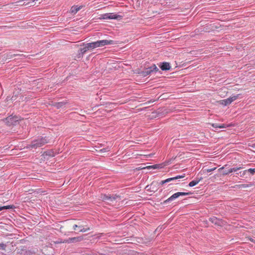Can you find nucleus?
<instances>
[{
  "label": "nucleus",
  "mask_w": 255,
  "mask_h": 255,
  "mask_svg": "<svg viewBox=\"0 0 255 255\" xmlns=\"http://www.w3.org/2000/svg\"><path fill=\"white\" fill-rule=\"evenodd\" d=\"M48 139L47 137L46 136L41 137L32 140L30 144L28 145V147L36 149L43 146L46 143H48Z\"/></svg>",
  "instance_id": "1"
},
{
  "label": "nucleus",
  "mask_w": 255,
  "mask_h": 255,
  "mask_svg": "<svg viewBox=\"0 0 255 255\" xmlns=\"http://www.w3.org/2000/svg\"><path fill=\"white\" fill-rule=\"evenodd\" d=\"M94 48L104 46L106 45H111L115 44L114 41L112 40H102L92 42Z\"/></svg>",
  "instance_id": "2"
},
{
  "label": "nucleus",
  "mask_w": 255,
  "mask_h": 255,
  "mask_svg": "<svg viewBox=\"0 0 255 255\" xmlns=\"http://www.w3.org/2000/svg\"><path fill=\"white\" fill-rule=\"evenodd\" d=\"M7 126L15 125L18 121V118L17 116H9L6 118L2 120Z\"/></svg>",
  "instance_id": "3"
},
{
  "label": "nucleus",
  "mask_w": 255,
  "mask_h": 255,
  "mask_svg": "<svg viewBox=\"0 0 255 255\" xmlns=\"http://www.w3.org/2000/svg\"><path fill=\"white\" fill-rule=\"evenodd\" d=\"M102 17L104 19H119L122 18V16L114 13H105L103 14Z\"/></svg>",
  "instance_id": "4"
},
{
  "label": "nucleus",
  "mask_w": 255,
  "mask_h": 255,
  "mask_svg": "<svg viewBox=\"0 0 255 255\" xmlns=\"http://www.w3.org/2000/svg\"><path fill=\"white\" fill-rule=\"evenodd\" d=\"M209 220L215 225L222 226L224 224V221L222 219H218L215 217H212L209 219Z\"/></svg>",
  "instance_id": "5"
},
{
  "label": "nucleus",
  "mask_w": 255,
  "mask_h": 255,
  "mask_svg": "<svg viewBox=\"0 0 255 255\" xmlns=\"http://www.w3.org/2000/svg\"><path fill=\"white\" fill-rule=\"evenodd\" d=\"M83 240V237L82 236H79L77 237L74 238H69L66 240H65L63 243H77L79 242H81Z\"/></svg>",
  "instance_id": "6"
},
{
  "label": "nucleus",
  "mask_w": 255,
  "mask_h": 255,
  "mask_svg": "<svg viewBox=\"0 0 255 255\" xmlns=\"http://www.w3.org/2000/svg\"><path fill=\"white\" fill-rule=\"evenodd\" d=\"M159 66L163 71L169 70L171 68L170 64L166 62L160 63Z\"/></svg>",
  "instance_id": "7"
},
{
  "label": "nucleus",
  "mask_w": 255,
  "mask_h": 255,
  "mask_svg": "<svg viewBox=\"0 0 255 255\" xmlns=\"http://www.w3.org/2000/svg\"><path fill=\"white\" fill-rule=\"evenodd\" d=\"M211 125L212 127H213L215 128H226L227 127H229L231 126V125H227V124H222V125H219L218 124H211Z\"/></svg>",
  "instance_id": "8"
},
{
  "label": "nucleus",
  "mask_w": 255,
  "mask_h": 255,
  "mask_svg": "<svg viewBox=\"0 0 255 255\" xmlns=\"http://www.w3.org/2000/svg\"><path fill=\"white\" fill-rule=\"evenodd\" d=\"M179 197L178 193L176 192L174 194H173L172 196H171L169 198H168L167 199L165 200L163 202V203L166 204L168 202H169L171 201H173V200L178 198Z\"/></svg>",
  "instance_id": "9"
},
{
  "label": "nucleus",
  "mask_w": 255,
  "mask_h": 255,
  "mask_svg": "<svg viewBox=\"0 0 255 255\" xmlns=\"http://www.w3.org/2000/svg\"><path fill=\"white\" fill-rule=\"evenodd\" d=\"M67 103L66 102H60L54 103L52 105L57 108V109H60L65 106Z\"/></svg>",
  "instance_id": "10"
},
{
  "label": "nucleus",
  "mask_w": 255,
  "mask_h": 255,
  "mask_svg": "<svg viewBox=\"0 0 255 255\" xmlns=\"http://www.w3.org/2000/svg\"><path fill=\"white\" fill-rule=\"evenodd\" d=\"M151 72H152L151 70H150V69H149L148 68H146L144 70L140 72V74L142 76L145 77V76L150 74Z\"/></svg>",
  "instance_id": "11"
},
{
  "label": "nucleus",
  "mask_w": 255,
  "mask_h": 255,
  "mask_svg": "<svg viewBox=\"0 0 255 255\" xmlns=\"http://www.w3.org/2000/svg\"><path fill=\"white\" fill-rule=\"evenodd\" d=\"M219 102H220V104L224 105V106H228L231 104V101H230L229 98H227L226 99L221 100L219 101Z\"/></svg>",
  "instance_id": "12"
},
{
  "label": "nucleus",
  "mask_w": 255,
  "mask_h": 255,
  "mask_svg": "<svg viewBox=\"0 0 255 255\" xmlns=\"http://www.w3.org/2000/svg\"><path fill=\"white\" fill-rule=\"evenodd\" d=\"M111 195L102 194L100 196V200L105 201L106 200H110Z\"/></svg>",
  "instance_id": "13"
},
{
  "label": "nucleus",
  "mask_w": 255,
  "mask_h": 255,
  "mask_svg": "<svg viewBox=\"0 0 255 255\" xmlns=\"http://www.w3.org/2000/svg\"><path fill=\"white\" fill-rule=\"evenodd\" d=\"M80 9V7H77V6L74 5L71 7L70 12L71 13L75 14Z\"/></svg>",
  "instance_id": "14"
},
{
  "label": "nucleus",
  "mask_w": 255,
  "mask_h": 255,
  "mask_svg": "<svg viewBox=\"0 0 255 255\" xmlns=\"http://www.w3.org/2000/svg\"><path fill=\"white\" fill-rule=\"evenodd\" d=\"M26 248L25 247H22V248L20 249V251L18 252V253L22 254L23 251H25V253L24 255H33V253L30 252V251H26Z\"/></svg>",
  "instance_id": "15"
},
{
  "label": "nucleus",
  "mask_w": 255,
  "mask_h": 255,
  "mask_svg": "<svg viewBox=\"0 0 255 255\" xmlns=\"http://www.w3.org/2000/svg\"><path fill=\"white\" fill-rule=\"evenodd\" d=\"M202 178H201L200 179H196V180H193L192 181H191L189 183V186L190 187H193L194 186H195L196 185H197L200 181V180L202 179Z\"/></svg>",
  "instance_id": "16"
},
{
  "label": "nucleus",
  "mask_w": 255,
  "mask_h": 255,
  "mask_svg": "<svg viewBox=\"0 0 255 255\" xmlns=\"http://www.w3.org/2000/svg\"><path fill=\"white\" fill-rule=\"evenodd\" d=\"M80 53H79V57L83 56V54L85 53L88 50L85 46L83 48L80 49Z\"/></svg>",
  "instance_id": "17"
},
{
  "label": "nucleus",
  "mask_w": 255,
  "mask_h": 255,
  "mask_svg": "<svg viewBox=\"0 0 255 255\" xmlns=\"http://www.w3.org/2000/svg\"><path fill=\"white\" fill-rule=\"evenodd\" d=\"M83 45L86 46L87 50H91L94 49L92 42L88 43L86 44H83Z\"/></svg>",
  "instance_id": "18"
},
{
  "label": "nucleus",
  "mask_w": 255,
  "mask_h": 255,
  "mask_svg": "<svg viewBox=\"0 0 255 255\" xmlns=\"http://www.w3.org/2000/svg\"><path fill=\"white\" fill-rule=\"evenodd\" d=\"M150 70H151V72H157L159 71V69L156 67V66L155 64L152 65L150 67H148Z\"/></svg>",
  "instance_id": "19"
},
{
  "label": "nucleus",
  "mask_w": 255,
  "mask_h": 255,
  "mask_svg": "<svg viewBox=\"0 0 255 255\" xmlns=\"http://www.w3.org/2000/svg\"><path fill=\"white\" fill-rule=\"evenodd\" d=\"M179 196H186V195H190L192 194L191 192H178Z\"/></svg>",
  "instance_id": "20"
},
{
  "label": "nucleus",
  "mask_w": 255,
  "mask_h": 255,
  "mask_svg": "<svg viewBox=\"0 0 255 255\" xmlns=\"http://www.w3.org/2000/svg\"><path fill=\"white\" fill-rule=\"evenodd\" d=\"M242 168V167L231 168H230L229 172H236Z\"/></svg>",
  "instance_id": "21"
},
{
  "label": "nucleus",
  "mask_w": 255,
  "mask_h": 255,
  "mask_svg": "<svg viewBox=\"0 0 255 255\" xmlns=\"http://www.w3.org/2000/svg\"><path fill=\"white\" fill-rule=\"evenodd\" d=\"M12 208H13V206H11V205L0 207V211L3 209H12Z\"/></svg>",
  "instance_id": "22"
},
{
  "label": "nucleus",
  "mask_w": 255,
  "mask_h": 255,
  "mask_svg": "<svg viewBox=\"0 0 255 255\" xmlns=\"http://www.w3.org/2000/svg\"><path fill=\"white\" fill-rule=\"evenodd\" d=\"M6 246L5 244L0 243V250L5 251Z\"/></svg>",
  "instance_id": "23"
},
{
  "label": "nucleus",
  "mask_w": 255,
  "mask_h": 255,
  "mask_svg": "<svg viewBox=\"0 0 255 255\" xmlns=\"http://www.w3.org/2000/svg\"><path fill=\"white\" fill-rule=\"evenodd\" d=\"M239 95H236V96H233L232 97H231L229 98L230 101H231V102H233V101H235L236 100H237L238 99V98L239 97Z\"/></svg>",
  "instance_id": "24"
},
{
  "label": "nucleus",
  "mask_w": 255,
  "mask_h": 255,
  "mask_svg": "<svg viewBox=\"0 0 255 255\" xmlns=\"http://www.w3.org/2000/svg\"><path fill=\"white\" fill-rule=\"evenodd\" d=\"M120 196L119 195H115L113 196H111L110 201H113L114 200H116L117 198H120Z\"/></svg>",
  "instance_id": "25"
},
{
  "label": "nucleus",
  "mask_w": 255,
  "mask_h": 255,
  "mask_svg": "<svg viewBox=\"0 0 255 255\" xmlns=\"http://www.w3.org/2000/svg\"><path fill=\"white\" fill-rule=\"evenodd\" d=\"M80 228V230L79 231V232H85L86 231H87L88 230H90V228H83L82 226H81Z\"/></svg>",
  "instance_id": "26"
},
{
  "label": "nucleus",
  "mask_w": 255,
  "mask_h": 255,
  "mask_svg": "<svg viewBox=\"0 0 255 255\" xmlns=\"http://www.w3.org/2000/svg\"><path fill=\"white\" fill-rule=\"evenodd\" d=\"M252 185V184L249 185V184H241L239 185L240 188H246L250 187Z\"/></svg>",
  "instance_id": "27"
},
{
  "label": "nucleus",
  "mask_w": 255,
  "mask_h": 255,
  "mask_svg": "<svg viewBox=\"0 0 255 255\" xmlns=\"http://www.w3.org/2000/svg\"><path fill=\"white\" fill-rule=\"evenodd\" d=\"M247 171L250 172L252 174H253L255 173V168H250L247 170Z\"/></svg>",
  "instance_id": "28"
},
{
  "label": "nucleus",
  "mask_w": 255,
  "mask_h": 255,
  "mask_svg": "<svg viewBox=\"0 0 255 255\" xmlns=\"http://www.w3.org/2000/svg\"><path fill=\"white\" fill-rule=\"evenodd\" d=\"M229 171H230V169H228V170H224L223 171V175H228V174L231 173V172H230Z\"/></svg>",
  "instance_id": "29"
},
{
  "label": "nucleus",
  "mask_w": 255,
  "mask_h": 255,
  "mask_svg": "<svg viewBox=\"0 0 255 255\" xmlns=\"http://www.w3.org/2000/svg\"><path fill=\"white\" fill-rule=\"evenodd\" d=\"M184 177H185V174H183L182 175H177V176H175V180H176V179L184 178Z\"/></svg>",
  "instance_id": "30"
},
{
  "label": "nucleus",
  "mask_w": 255,
  "mask_h": 255,
  "mask_svg": "<svg viewBox=\"0 0 255 255\" xmlns=\"http://www.w3.org/2000/svg\"><path fill=\"white\" fill-rule=\"evenodd\" d=\"M99 253H99V252L98 253V254H97L96 253H94V252H91V253H90L88 254H86L85 255H100Z\"/></svg>",
  "instance_id": "31"
},
{
  "label": "nucleus",
  "mask_w": 255,
  "mask_h": 255,
  "mask_svg": "<svg viewBox=\"0 0 255 255\" xmlns=\"http://www.w3.org/2000/svg\"><path fill=\"white\" fill-rule=\"evenodd\" d=\"M166 180H167V182H169L170 181L175 180V177H171V178H169L166 179Z\"/></svg>",
  "instance_id": "32"
},
{
  "label": "nucleus",
  "mask_w": 255,
  "mask_h": 255,
  "mask_svg": "<svg viewBox=\"0 0 255 255\" xmlns=\"http://www.w3.org/2000/svg\"><path fill=\"white\" fill-rule=\"evenodd\" d=\"M159 166V165L156 164V165H154L153 166H150L148 167V168H153L154 169H155V168H158Z\"/></svg>",
  "instance_id": "33"
},
{
  "label": "nucleus",
  "mask_w": 255,
  "mask_h": 255,
  "mask_svg": "<svg viewBox=\"0 0 255 255\" xmlns=\"http://www.w3.org/2000/svg\"><path fill=\"white\" fill-rule=\"evenodd\" d=\"M217 168L216 167H215V168H210V169H207V172H212L214 170H215Z\"/></svg>",
  "instance_id": "34"
},
{
  "label": "nucleus",
  "mask_w": 255,
  "mask_h": 255,
  "mask_svg": "<svg viewBox=\"0 0 255 255\" xmlns=\"http://www.w3.org/2000/svg\"><path fill=\"white\" fill-rule=\"evenodd\" d=\"M246 238L248 240H249V241H251L252 242L255 243V240L254 239H253L249 237H247Z\"/></svg>",
  "instance_id": "35"
},
{
  "label": "nucleus",
  "mask_w": 255,
  "mask_h": 255,
  "mask_svg": "<svg viewBox=\"0 0 255 255\" xmlns=\"http://www.w3.org/2000/svg\"><path fill=\"white\" fill-rule=\"evenodd\" d=\"M166 183H168L167 181V180H162L160 182V184L161 185H163L164 184Z\"/></svg>",
  "instance_id": "36"
},
{
  "label": "nucleus",
  "mask_w": 255,
  "mask_h": 255,
  "mask_svg": "<svg viewBox=\"0 0 255 255\" xmlns=\"http://www.w3.org/2000/svg\"><path fill=\"white\" fill-rule=\"evenodd\" d=\"M18 56H21V57H25V55H24L23 54H14L13 55V56H18Z\"/></svg>",
  "instance_id": "37"
},
{
  "label": "nucleus",
  "mask_w": 255,
  "mask_h": 255,
  "mask_svg": "<svg viewBox=\"0 0 255 255\" xmlns=\"http://www.w3.org/2000/svg\"><path fill=\"white\" fill-rule=\"evenodd\" d=\"M78 228H81V226H77V225H74L73 226V230H76V228H78Z\"/></svg>",
  "instance_id": "38"
},
{
  "label": "nucleus",
  "mask_w": 255,
  "mask_h": 255,
  "mask_svg": "<svg viewBox=\"0 0 255 255\" xmlns=\"http://www.w3.org/2000/svg\"><path fill=\"white\" fill-rule=\"evenodd\" d=\"M227 166H228V165H227V164H226V165H225L224 166H223V167H221L220 168H219V169H218V170L220 171H221V170L224 169L226 167H227Z\"/></svg>",
  "instance_id": "39"
},
{
  "label": "nucleus",
  "mask_w": 255,
  "mask_h": 255,
  "mask_svg": "<svg viewBox=\"0 0 255 255\" xmlns=\"http://www.w3.org/2000/svg\"><path fill=\"white\" fill-rule=\"evenodd\" d=\"M155 1H156V0H149V2L148 3L150 4H153L155 3Z\"/></svg>",
  "instance_id": "40"
},
{
  "label": "nucleus",
  "mask_w": 255,
  "mask_h": 255,
  "mask_svg": "<svg viewBox=\"0 0 255 255\" xmlns=\"http://www.w3.org/2000/svg\"><path fill=\"white\" fill-rule=\"evenodd\" d=\"M247 171V170H245L244 171H243V173L242 174H241L240 176L241 177H243L245 175Z\"/></svg>",
  "instance_id": "41"
},
{
  "label": "nucleus",
  "mask_w": 255,
  "mask_h": 255,
  "mask_svg": "<svg viewBox=\"0 0 255 255\" xmlns=\"http://www.w3.org/2000/svg\"><path fill=\"white\" fill-rule=\"evenodd\" d=\"M101 151H105H105H107V150H106V148H103V149H101Z\"/></svg>",
  "instance_id": "42"
},
{
  "label": "nucleus",
  "mask_w": 255,
  "mask_h": 255,
  "mask_svg": "<svg viewBox=\"0 0 255 255\" xmlns=\"http://www.w3.org/2000/svg\"><path fill=\"white\" fill-rule=\"evenodd\" d=\"M154 184V182H153L151 183V186H152Z\"/></svg>",
  "instance_id": "43"
},
{
  "label": "nucleus",
  "mask_w": 255,
  "mask_h": 255,
  "mask_svg": "<svg viewBox=\"0 0 255 255\" xmlns=\"http://www.w3.org/2000/svg\"><path fill=\"white\" fill-rule=\"evenodd\" d=\"M112 104H115L114 103H109V105H112Z\"/></svg>",
  "instance_id": "44"
},
{
  "label": "nucleus",
  "mask_w": 255,
  "mask_h": 255,
  "mask_svg": "<svg viewBox=\"0 0 255 255\" xmlns=\"http://www.w3.org/2000/svg\"><path fill=\"white\" fill-rule=\"evenodd\" d=\"M99 255H104V254H102V253H99Z\"/></svg>",
  "instance_id": "45"
},
{
  "label": "nucleus",
  "mask_w": 255,
  "mask_h": 255,
  "mask_svg": "<svg viewBox=\"0 0 255 255\" xmlns=\"http://www.w3.org/2000/svg\"><path fill=\"white\" fill-rule=\"evenodd\" d=\"M103 234V233L99 234V235H100V236H101Z\"/></svg>",
  "instance_id": "46"
}]
</instances>
